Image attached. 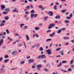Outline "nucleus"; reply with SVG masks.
I'll return each mask as SVG.
<instances>
[{"instance_id":"nucleus-1","label":"nucleus","mask_w":74,"mask_h":74,"mask_svg":"<svg viewBox=\"0 0 74 74\" xmlns=\"http://www.w3.org/2000/svg\"><path fill=\"white\" fill-rule=\"evenodd\" d=\"M55 26V24H51L49 25V26L48 27V29H51L53 27Z\"/></svg>"},{"instance_id":"nucleus-2","label":"nucleus","mask_w":74,"mask_h":74,"mask_svg":"<svg viewBox=\"0 0 74 74\" xmlns=\"http://www.w3.org/2000/svg\"><path fill=\"white\" fill-rule=\"evenodd\" d=\"M36 16H37V14H31V18H33L34 17V18H36Z\"/></svg>"},{"instance_id":"nucleus-3","label":"nucleus","mask_w":74,"mask_h":74,"mask_svg":"<svg viewBox=\"0 0 74 74\" xmlns=\"http://www.w3.org/2000/svg\"><path fill=\"white\" fill-rule=\"evenodd\" d=\"M42 67V65L41 64L38 65L37 66V68L38 70H41L40 68Z\"/></svg>"},{"instance_id":"nucleus-4","label":"nucleus","mask_w":74,"mask_h":74,"mask_svg":"<svg viewBox=\"0 0 74 74\" xmlns=\"http://www.w3.org/2000/svg\"><path fill=\"white\" fill-rule=\"evenodd\" d=\"M4 67H5V66L4 65H3L2 66V68L1 69V71H2V70H3V71H2L1 72H2L3 73H4L5 71L3 69H4Z\"/></svg>"},{"instance_id":"nucleus-5","label":"nucleus","mask_w":74,"mask_h":74,"mask_svg":"<svg viewBox=\"0 0 74 74\" xmlns=\"http://www.w3.org/2000/svg\"><path fill=\"white\" fill-rule=\"evenodd\" d=\"M46 52L48 54V55H50L51 54V50H47Z\"/></svg>"},{"instance_id":"nucleus-6","label":"nucleus","mask_w":74,"mask_h":74,"mask_svg":"<svg viewBox=\"0 0 74 74\" xmlns=\"http://www.w3.org/2000/svg\"><path fill=\"white\" fill-rule=\"evenodd\" d=\"M16 53H17V52L16 51H14L12 52V55H15Z\"/></svg>"},{"instance_id":"nucleus-7","label":"nucleus","mask_w":74,"mask_h":74,"mask_svg":"<svg viewBox=\"0 0 74 74\" xmlns=\"http://www.w3.org/2000/svg\"><path fill=\"white\" fill-rule=\"evenodd\" d=\"M48 14H49V16H52L53 15V13L51 11H50L48 12Z\"/></svg>"},{"instance_id":"nucleus-8","label":"nucleus","mask_w":74,"mask_h":74,"mask_svg":"<svg viewBox=\"0 0 74 74\" xmlns=\"http://www.w3.org/2000/svg\"><path fill=\"white\" fill-rule=\"evenodd\" d=\"M54 35H55V32H53L52 33V34L50 35V37H53Z\"/></svg>"},{"instance_id":"nucleus-9","label":"nucleus","mask_w":74,"mask_h":74,"mask_svg":"<svg viewBox=\"0 0 74 74\" xmlns=\"http://www.w3.org/2000/svg\"><path fill=\"white\" fill-rule=\"evenodd\" d=\"M28 61L29 63H32V62H34V61L33 60H32L31 59L29 60Z\"/></svg>"},{"instance_id":"nucleus-10","label":"nucleus","mask_w":74,"mask_h":74,"mask_svg":"<svg viewBox=\"0 0 74 74\" xmlns=\"http://www.w3.org/2000/svg\"><path fill=\"white\" fill-rule=\"evenodd\" d=\"M39 7L40 8H42V10H43L44 9V8H42L43 6L42 5H39Z\"/></svg>"},{"instance_id":"nucleus-11","label":"nucleus","mask_w":74,"mask_h":74,"mask_svg":"<svg viewBox=\"0 0 74 74\" xmlns=\"http://www.w3.org/2000/svg\"><path fill=\"white\" fill-rule=\"evenodd\" d=\"M41 57L42 59H43V58H46V57L45 56V55L44 54H43L41 55Z\"/></svg>"},{"instance_id":"nucleus-12","label":"nucleus","mask_w":74,"mask_h":74,"mask_svg":"<svg viewBox=\"0 0 74 74\" xmlns=\"http://www.w3.org/2000/svg\"><path fill=\"white\" fill-rule=\"evenodd\" d=\"M56 19H60V15L56 16L55 17Z\"/></svg>"},{"instance_id":"nucleus-13","label":"nucleus","mask_w":74,"mask_h":74,"mask_svg":"<svg viewBox=\"0 0 74 74\" xmlns=\"http://www.w3.org/2000/svg\"><path fill=\"white\" fill-rule=\"evenodd\" d=\"M1 7L2 9V10H3V9L5 8V6L4 5H2L1 6Z\"/></svg>"},{"instance_id":"nucleus-14","label":"nucleus","mask_w":74,"mask_h":74,"mask_svg":"<svg viewBox=\"0 0 74 74\" xmlns=\"http://www.w3.org/2000/svg\"><path fill=\"white\" fill-rule=\"evenodd\" d=\"M63 39L65 40H67V39H69V37H64L63 38Z\"/></svg>"},{"instance_id":"nucleus-15","label":"nucleus","mask_w":74,"mask_h":74,"mask_svg":"<svg viewBox=\"0 0 74 74\" xmlns=\"http://www.w3.org/2000/svg\"><path fill=\"white\" fill-rule=\"evenodd\" d=\"M26 37L27 40L29 41V36H28V35H26Z\"/></svg>"},{"instance_id":"nucleus-16","label":"nucleus","mask_w":74,"mask_h":74,"mask_svg":"<svg viewBox=\"0 0 74 74\" xmlns=\"http://www.w3.org/2000/svg\"><path fill=\"white\" fill-rule=\"evenodd\" d=\"M74 61V60L73 59L71 60V61L70 62V64H72L73 63V61Z\"/></svg>"},{"instance_id":"nucleus-17","label":"nucleus","mask_w":74,"mask_h":74,"mask_svg":"<svg viewBox=\"0 0 74 74\" xmlns=\"http://www.w3.org/2000/svg\"><path fill=\"white\" fill-rule=\"evenodd\" d=\"M13 11L14 12H18V11L16 10V9H14V10H13Z\"/></svg>"},{"instance_id":"nucleus-18","label":"nucleus","mask_w":74,"mask_h":74,"mask_svg":"<svg viewBox=\"0 0 74 74\" xmlns=\"http://www.w3.org/2000/svg\"><path fill=\"white\" fill-rule=\"evenodd\" d=\"M56 7H57V6L56 5H55L54 6L53 8L55 10H56Z\"/></svg>"},{"instance_id":"nucleus-19","label":"nucleus","mask_w":74,"mask_h":74,"mask_svg":"<svg viewBox=\"0 0 74 74\" xmlns=\"http://www.w3.org/2000/svg\"><path fill=\"white\" fill-rule=\"evenodd\" d=\"M61 49V48H58L57 49H56V51H59L60 50V49Z\"/></svg>"},{"instance_id":"nucleus-20","label":"nucleus","mask_w":74,"mask_h":74,"mask_svg":"<svg viewBox=\"0 0 74 74\" xmlns=\"http://www.w3.org/2000/svg\"><path fill=\"white\" fill-rule=\"evenodd\" d=\"M41 56H39L38 58H37V59H39L41 58Z\"/></svg>"},{"instance_id":"nucleus-21","label":"nucleus","mask_w":74,"mask_h":74,"mask_svg":"<svg viewBox=\"0 0 74 74\" xmlns=\"http://www.w3.org/2000/svg\"><path fill=\"white\" fill-rule=\"evenodd\" d=\"M8 61H9V59H6L4 61V62L5 63H7V62H8Z\"/></svg>"},{"instance_id":"nucleus-22","label":"nucleus","mask_w":74,"mask_h":74,"mask_svg":"<svg viewBox=\"0 0 74 74\" xmlns=\"http://www.w3.org/2000/svg\"><path fill=\"white\" fill-rule=\"evenodd\" d=\"M63 50H62L61 51H60V53H61V54L62 55H63Z\"/></svg>"},{"instance_id":"nucleus-23","label":"nucleus","mask_w":74,"mask_h":74,"mask_svg":"<svg viewBox=\"0 0 74 74\" xmlns=\"http://www.w3.org/2000/svg\"><path fill=\"white\" fill-rule=\"evenodd\" d=\"M8 39L9 40H10V41H12V39H10V37H8Z\"/></svg>"},{"instance_id":"nucleus-24","label":"nucleus","mask_w":74,"mask_h":74,"mask_svg":"<svg viewBox=\"0 0 74 74\" xmlns=\"http://www.w3.org/2000/svg\"><path fill=\"white\" fill-rule=\"evenodd\" d=\"M35 36L36 37H39V35L37 33H36L35 34Z\"/></svg>"},{"instance_id":"nucleus-25","label":"nucleus","mask_w":74,"mask_h":74,"mask_svg":"<svg viewBox=\"0 0 74 74\" xmlns=\"http://www.w3.org/2000/svg\"><path fill=\"white\" fill-rule=\"evenodd\" d=\"M62 32V30H59L58 31V34H59V33H60V32Z\"/></svg>"},{"instance_id":"nucleus-26","label":"nucleus","mask_w":74,"mask_h":74,"mask_svg":"<svg viewBox=\"0 0 74 74\" xmlns=\"http://www.w3.org/2000/svg\"><path fill=\"white\" fill-rule=\"evenodd\" d=\"M5 11H10V10H9V9L7 8L5 9Z\"/></svg>"},{"instance_id":"nucleus-27","label":"nucleus","mask_w":74,"mask_h":74,"mask_svg":"<svg viewBox=\"0 0 74 74\" xmlns=\"http://www.w3.org/2000/svg\"><path fill=\"white\" fill-rule=\"evenodd\" d=\"M35 29L36 30H39V27H36L35 28Z\"/></svg>"},{"instance_id":"nucleus-28","label":"nucleus","mask_w":74,"mask_h":74,"mask_svg":"<svg viewBox=\"0 0 74 74\" xmlns=\"http://www.w3.org/2000/svg\"><path fill=\"white\" fill-rule=\"evenodd\" d=\"M31 13H32V14H33V13H34V10H32L31 11Z\"/></svg>"},{"instance_id":"nucleus-29","label":"nucleus","mask_w":74,"mask_h":74,"mask_svg":"<svg viewBox=\"0 0 74 74\" xmlns=\"http://www.w3.org/2000/svg\"><path fill=\"white\" fill-rule=\"evenodd\" d=\"M62 62H60L59 65L58 66V67H60V66H62Z\"/></svg>"},{"instance_id":"nucleus-30","label":"nucleus","mask_w":74,"mask_h":74,"mask_svg":"<svg viewBox=\"0 0 74 74\" xmlns=\"http://www.w3.org/2000/svg\"><path fill=\"white\" fill-rule=\"evenodd\" d=\"M4 24L2 23L0 25V26L1 27L2 26H4Z\"/></svg>"},{"instance_id":"nucleus-31","label":"nucleus","mask_w":74,"mask_h":74,"mask_svg":"<svg viewBox=\"0 0 74 74\" xmlns=\"http://www.w3.org/2000/svg\"><path fill=\"white\" fill-rule=\"evenodd\" d=\"M40 51H42L43 50V48H42V47H40Z\"/></svg>"},{"instance_id":"nucleus-32","label":"nucleus","mask_w":74,"mask_h":74,"mask_svg":"<svg viewBox=\"0 0 74 74\" xmlns=\"http://www.w3.org/2000/svg\"><path fill=\"white\" fill-rule=\"evenodd\" d=\"M6 32L8 34H9V33H10V32L8 31V29H6Z\"/></svg>"},{"instance_id":"nucleus-33","label":"nucleus","mask_w":74,"mask_h":74,"mask_svg":"<svg viewBox=\"0 0 74 74\" xmlns=\"http://www.w3.org/2000/svg\"><path fill=\"white\" fill-rule=\"evenodd\" d=\"M62 63H67V61H62Z\"/></svg>"},{"instance_id":"nucleus-34","label":"nucleus","mask_w":74,"mask_h":74,"mask_svg":"<svg viewBox=\"0 0 74 74\" xmlns=\"http://www.w3.org/2000/svg\"><path fill=\"white\" fill-rule=\"evenodd\" d=\"M5 22V21L3 20L1 21V23H4Z\"/></svg>"},{"instance_id":"nucleus-35","label":"nucleus","mask_w":74,"mask_h":74,"mask_svg":"<svg viewBox=\"0 0 74 74\" xmlns=\"http://www.w3.org/2000/svg\"><path fill=\"white\" fill-rule=\"evenodd\" d=\"M65 23H69V21L68 20H65Z\"/></svg>"},{"instance_id":"nucleus-36","label":"nucleus","mask_w":74,"mask_h":74,"mask_svg":"<svg viewBox=\"0 0 74 74\" xmlns=\"http://www.w3.org/2000/svg\"><path fill=\"white\" fill-rule=\"evenodd\" d=\"M3 39H1V40L0 42H1V43H3Z\"/></svg>"},{"instance_id":"nucleus-37","label":"nucleus","mask_w":74,"mask_h":74,"mask_svg":"<svg viewBox=\"0 0 74 74\" xmlns=\"http://www.w3.org/2000/svg\"><path fill=\"white\" fill-rule=\"evenodd\" d=\"M24 25H25V24H21V27H22V26H24Z\"/></svg>"},{"instance_id":"nucleus-38","label":"nucleus","mask_w":74,"mask_h":74,"mask_svg":"<svg viewBox=\"0 0 74 74\" xmlns=\"http://www.w3.org/2000/svg\"><path fill=\"white\" fill-rule=\"evenodd\" d=\"M5 59H6V58H8V55H6L5 56Z\"/></svg>"},{"instance_id":"nucleus-39","label":"nucleus","mask_w":74,"mask_h":74,"mask_svg":"<svg viewBox=\"0 0 74 74\" xmlns=\"http://www.w3.org/2000/svg\"><path fill=\"white\" fill-rule=\"evenodd\" d=\"M52 39H48L46 40L47 41H51Z\"/></svg>"},{"instance_id":"nucleus-40","label":"nucleus","mask_w":74,"mask_h":74,"mask_svg":"<svg viewBox=\"0 0 74 74\" xmlns=\"http://www.w3.org/2000/svg\"><path fill=\"white\" fill-rule=\"evenodd\" d=\"M48 17H45L44 18H45V20L46 21H47V19H48Z\"/></svg>"},{"instance_id":"nucleus-41","label":"nucleus","mask_w":74,"mask_h":74,"mask_svg":"<svg viewBox=\"0 0 74 74\" xmlns=\"http://www.w3.org/2000/svg\"><path fill=\"white\" fill-rule=\"evenodd\" d=\"M24 63H25V61H22L20 63L21 64H24Z\"/></svg>"},{"instance_id":"nucleus-42","label":"nucleus","mask_w":74,"mask_h":74,"mask_svg":"<svg viewBox=\"0 0 74 74\" xmlns=\"http://www.w3.org/2000/svg\"><path fill=\"white\" fill-rule=\"evenodd\" d=\"M3 14H7V12H3Z\"/></svg>"},{"instance_id":"nucleus-43","label":"nucleus","mask_w":74,"mask_h":74,"mask_svg":"<svg viewBox=\"0 0 74 74\" xmlns=\"http://www.w3.org/2000/svg\"><path fill=\"white\" fill-rule=\"evenodd\" d=\"M66 18L68 19H71V17H66Z\"/></svg>"},{"instance_id":"nucleus-44","label":"nucleus","mask_w":74,"mask_h":74,"mask_svg":"<svg viewBox=\"0 0 74 74\" xmlns=\"http://www.w3.org/2000/svg\"><path fill=\"white\" fill-rule=\"evenodd\" d=\"M24 28L25 29H27V26H25L24 27Z\"/></svg>"},{"instance_id":"nucleus-45","label":"nucleus","mask_w":74,"mask_h":74,"mask_svg":"<svg viewBox=\"0 0 74 74\" xmlns=\"http://www.w3.org/2000/svg\"><path fill=\"white\" fill-rule=\"evenodd\" d=\"M29 12L27 11L25 12V14H29Z\"/></svg>"},{"instance_id":"nucleus-46","label":"nucleus","mask_w":74,"mask_h":74,"mask_svg":"<svg viewBox=\"0 0 74 74\" xmlns=\"http://www.w3.org/2000/svg\"><path fill=\"white\" fill-rule=\"evenodd\" d=\"M51 32V30H48L47 31V33H49V32Z\"/></svg>"},{"instance_id":"nucleus-47","label":"nucleus","mask_w":74,"mask_h":74,"mask_svg":"<svg viewBox=\"0 0 74 74\" xmlns=\"http://www.w3.org/2000/svg\"><path fill=\"white\" fill-rule=\"evenodd\" d=\"M66 11V10H62V12H65Z\"/></svg>"},{"instance_id":"nucleus-48","label":"nucleus","mask_w":74,"mask_h":74,"mask_svg":"<svg viewBox=\"0 0 74 74\" xmlns=\"http://www.w3.org/2000/svg\"><path fill=\"white\" fill-rule=\"evenodd\" d=\"M8 17H6L5 18V20H8Z\"/></svg>"},{"instance_id":"nucleus-49","label":"nucleus","mask_w":74,"mask_h":74,"mask_svg":"<svg viewBox=\"0 0 74 74\" xmlns=\"http://www.w3.org/2000/svg\"><path fill=\"white\" fill-rule=\"evenodd\" d=\"M73 16V14L72 13H71L70 15V17H72V16Z\"/></svg>"},{"instance_id":"nucleus-50","label":"nucleus","mask_w":74,"mask_h":74,"mask_svg":"<svg viewBox=\"0 0 74 74\" xmlns=\"http://www.w3.org/2000/svg\"><path fill=\"white\" fill-rule=\"evenodd\" d=\"M2 60H3V58L1 57V58H0V61H1Z\"/></svg>"},{"instance_id":"nucleus-51","label":"nucleus","mask_w":74,"mask_h":74,"mask_svg":"<svg viewBox=\"0 0 74 74\" xmlns=\"http://www.w3.org/2000/svg\"><path fill=\"white\" fill-rule=\"evenodd\" d=\"M35 67H35V66H32V69H34V68H35Z\"/></svg>"},{"instance_id":"nucleus-52","label":"nucleus","mask_w":74,"mask_h":74,"mask_svg":"<svg viewBox=\"0 0 74 74\" xmlns=\"http://www.w3.org/2000/svg\"><path fill=\"white\" fill-rule=\"evenodd\" d=\"M53 4H54V3H52L50 4V5H51V6H52V5H53Z\"/></svg>"},{"instance_id":"nucleus-53","label":"nucleus","mask_w":74,"mask_h":74,"mask_svg":"<svg viewBox=\"0 0 74 74\" xmlns=\"http://www.w3.org/2000/svg\"><path fill=\"white\" fill-rule=\"evenodd\" d=\"M15 69H17V68H15L13 69H11L12 70H15Z\"/></svg>"},{"instance_id":"nucleus-54","label":"nucleus","mask_w":74,"mask_h":74,"mask_svg":"<svg viewBox=\"0 0 74 74\" xmlns=\"http://www.w3.org/2000/svg\"><path fill=\"white\" fill-rule=\"evenodd\" d=\"M71 68H74V65H72L71 66Z\"/></svg>"},{"instance_id":"nucleus-55","label":"nucleus","mask_w":74,"mask_h":74,"mask_svg":"<svg viewBox=\"0 0 74 74\" xmlns=\"http://www.w3.org/2000/svg\"><path fill=\"white\" fill-rule=\"evenodd\" d=\"M45 71H48V70H47V69H44Z\"/></svg>"},{"instance_id":"nucleus-56","label":"nucleus","mask_w":74,"mask_h":74,"mask_svg":"<svg viewBox=\"0 0 74 74\" xmlns=\"http://www.w3.org/2000/svg\"><path fill=\"white\" fill-rule=\"evenodd\" d=\"M62 71H64V73H65L66 72H67V71H64L63 70H61Z\"/></svg>"},{"instance_id":"nucleus-57","label":"nucleus","mask_w":74,"mask_h":74,"mask_svg":"<svg viewBox=\"0 0 74 74\" xmlns=\"http://www.w3.org/2000/svg\"><path fill=\"white\" fill-rule=\"evenodd\" d=\"M71 42H72L73 43H74V40H71Z\"/></svg>"},{"instance_id":"nucleus-58","label":"nucleus","mask_w":74,"mask_h":74,"mask_svg":"<svg viewBox=\"0 0 74 74\" xmlns=\"http://www.w3.org/2000/svg\"><path fill=\"white\" fill-rule=\"evenodd\" d=\"M71 71V69L70 68H69L68 70V71Z\"/></svg>"},{"instance_id":"nucleus-59","label":"nucleus","mask_w":74,"mask_h":74,"mask_svg":"<svg viewBox=\"0 0 74 74\" xmlns=\"http://www.w3.org/2000/svg\"><path fill=\"white\" fill-rule=\"evenodd\" d=\"M58 57H60V55L57 56H56V58H58Z\"/></svg>"},{"instance_id":"nucleus-60","label":"nucleus","mask_w":74,"mask_h":74,"mask_svg":"<svg viewBox=\"0 0 74 74\" xmlns=\"http://www.w3.org/2000/svg\"><path fill=\"white\" fill-rule=\"evenodd\" d=\"M15 36H19V35L17 34H15Z\"/></svg>"},{"instance_id":"nucleus-61","label":"nucleus","mask_w":74,"mask_h":74,"mask_svg":"<svg viewBox=\"0 0 74 74\" xmlns=\"http://www.w3.org/2000/svg\"><path fill=\"white\" fill-rule=\"evenodd\" d=\"M29 2H32V0H28Z\"/></svg>"},{"instance_id":"nucleus-62","label":"nucleus","mask_w":74,"mask_h":74,"mask_svg":"<svg viewBox=\"0 0 74 74\" xmlns=\"http://www.w3.org/2000/svg\"><path fill=\"white\" fill-rule=\"evenodd\" d=\"M62 30H66V28H62Z\"/></svg>"},{"instance_id":"nucleus-63","label":"nucleus","mask_w":74,"mask_h":74,"mask_svg":"<svg viewBox=\"0 0 74 74\" xmlns=\"http://www.w3.org/2000/svg\"><path fill=\"white\" fill-rule=\"evenodd\" d=\"M59 5V3H58V2H57L56 3V5Z\"/></svg>"},{"instance_id":"nucleus-64","label":"nucleus","mask_w":74,"mask_h":74,"mask_svg":"<svg viewBox=\"0 0 74 74\" xmlns=\"http://www.w3.org/2000/svg\"><path fill=\"white\" fill-rule=\"evenodd\" d=\"M3 35V33H1L0 34V36H1Z\"/></svg>"}]
</instances>
